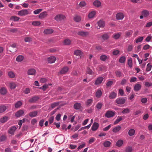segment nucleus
Here are the masks:
<instances>
[{
  "instance_id": "f257e3e1",
  "label": "nucleus",
  "mask_w": 152,
  "mask_h": 152,
  "mask_svg": "<svg viewBox=\"0 0 152 152\" xmlns=\"http://www.w3.org/2000/svg\"><path fill=\"white\" fill-rule=\"evenodd\" d=\"M126 97H118L115 100V102L118 104H123L126 102Z\"/></svg>"
},
{
  "instance_id": "f03ea898",
  "label": "nucleus",
  "mask_w": 152,
  "mask_h": 152,
  "mask_svg": "<svg viewBox=\"0 0 152 152\" xmlns=\"http://www.w3.org/2000/svg\"><path fill=\"white\" fill-rule=\"evenodd\" d=\"M29 14L28 10L27 9H23L19 11L18 15L19 16H23Z\"/></svg>"
},
{
  "instance_id": "7ed1b4c3",
  "label": "nucleus",
  "mask_w": 152,
  "mask_h": 152,
  "mask_svg": "<svg viewBox=\"0 0 152 152\" xmlns=\"http://www.w3.org/2000/svg\"><path fill=\"white\" fill-rule=\"evenodd\" d=\"M115 115V112H114L108 110L105 114V116L107 118H110L113 117Z\"/></svg>"
},
{
  "instance_id": "20e7f679",
  "label": "nucleus",
  "mask_w": 152,
  "mask_h": 152,
  "mask_svg": "<svg viewBox=\"0 0 152 152\" xmlns=\"http://www.w3.org/2000/svg\"><path fill=\"white\" fill-rule=\"evenodd\" d=\"M39 99V97L38 96H34L30 99L28 100V102L31 103H35Z\"/></svg>"
},
{
  "instance_id": "39448f33",
  "label": "nucleus",
  "mask_w": 152,
  "mask_h": 152,
  "mask_svg": "<svg viewBox=\"0 0 152 152\" xmlns=\"http://www.w3.org/2000/svg\"><path fill=\"white\" fill-rule=\"evenodd\" d=\"M65 18V16L64 15H58L54 17V19L57 21H59L63 20Z\"/></svg>"
},
{
  "instance_id": "423d86ee",
  "label": "nucleus",
  "mask_w": 152,
  "mask_h": 152,
  "mask_svg": "<svg viewBox=\"0 0 152 152\" xmlns=\"http://www.w3.org/2000/svg\"><path fill=\"white\" fill-rule=\"evenodd\" d=\"M104 78L102 77H98L96 80L94 84L96 85H99L103 81Z\"/></svg>"
},
{
  "instance_id": "0eeeda50",
  "label": "nucleus",
  "mask_w": 152,
  "mask_h": 152,
  "mask_svg": "<svg viewBox=\"0 0 152 152\" xmlns=\"http://www.w3.org/2000/svg\"><path fill=\"white\" fill-rule=\"evenodd\" d=\"M117 96L116 91H112L109 94V97L110 99H113L115 98Z\"/></svg>"
},
{
  "instance_id": "6e6552de",
  "label": "nucleus",
  "mask_w": 152,
  "mask_h": 152,
  "mask_svg": "<svg viewBox=\"0 0 152 152\" xmlns=\"http://www.w3.org/2000/svg\"><path fill=\"white\" fill-rule=\"evenodd\" d=\"M124 18V14L122 12H118L116 15V18L118 20H122Z\"/></svg>"
},
{
  "instance_id": "1a4fd4ad",
  "label": "nucleus",
  "mask_w": 152,
  "mask_h": 152,
  "mask_svg": "<svg viewBox=\"0 0 152 152\" xmlns=\"http://www.w3.org/2000/svg\"><path fill=\"white\" fill-rule=\"evenodd\" d=\"M99 124L96 122H94L91 128V129L93 131L97 130L99 128Z\"/></svg>"
},
{
  "instance_id": "9d476101",
  "label": "nucleus",
  "mask_w": 152,
  "mask_h": 152,
  "mask_svg": "<svg viewBox=\"0 0 152 152\" xmlns=\"http://www.w3.org/2000/svg\"><path fill=\"white\" fill-rule=\"evenodd\" d=\"M16 129L17 128L15 126H11L9 129L8 133L12 135H13Z\"/></svg>"
},
{
  "instance_id": "9b49d317",
  "label": "nucleus",
  "mask_w": 152,
  "mask_h": 152,
  "mask_svg": "<svg viewBox=\"0 0 152 152\" xmlns=\"http://www.w3.org/2000/svg\"><path fill=\"white\" fill-rule=\"evenodd\" d=\"M56 60V58L54 56H51L48 58V63L50 64L53 63L55 62Z\"/></svg>"
},
{
  "instance_id": "f8f14e48",
  "label": "nucleus",
  "mask_w": 152,
  "mask_h": 152,
  "mask_svg": "<svg viewBox=\"0 0 152 152\" xmlns=\"http://www.w3.org/2000/svg\"><path fill=\"white\" fill-rule=\"evenodd\" d=\"M141 88V85L140 84L137 83L135 84L134 87V90L135 91H137L140 90Z\"/></svg>"
},
{
  "instance_id": "ddd939ff",
  "label": "nucleus",
  "mask_w": 152,
  "mask_h": 152,
  "mask_svg": "<svg viewBox=\"0 0 152 152\" xmlns=\"http://www.w3.org/2000/svg\"><path fill=\"white\" fill-rule=\"evenodd\" d=\"M63 138L62 137H58L55 138L56 142L59 144H61L64 142Z\"/></svg>"
},
{
  "instance_id": "4468645a",
  "label": "nucleus",
  "mask_w": 152,
  "mask_h": 152,
  "mask_svg": "<svg viewBox=\"0 0 152 152\" xmlns=\"http://www.w3.org/2000/svg\"><path fill=\"white\" fill-rule=\"evenodd\" d=\"M133 33V31L132 30L127 31L125 32V37L126 38L130 37L131 36Z\"/></svg>"
},
{
  "instance_id": "2eb2a0df",
  "label": "nucleus",
  "mask_w": 152,
  "mask_h": 152,
  "mask_svg": "<svg viewBox=\"0 0 152 152\" xmlns=\"http://www.w3.org/2000/svg\"><path fill=\"white\" fill-rule=\"evenodd\" d=\"M24 111L22 110L18 111L15 114V116L17 117H19L22 116L24 114Z\"/></svg>"
},
{
  "instance_id": "dca6fc26",
  "label": "nucleus",
  "mask_w": 152,
  "mask_h": 152,
  "mask_svg": "<svg viewBox=\"0 0 152 152\" xmlns=\"http://www.w3.org/2000/svg\"><path fill=\"white\" fill-rule=\"evenodd\" d=\"M141 14L145 17L147 18L149 16L150 13L147 10H144L142 11Z\"/></svg>"
},
{
  "instance_id": "f3484780",
  "label": "nucleus",
  "mask_w": 152,
  "mask_h": 152,
  "mask_svg": "<svg viewBox=\"0 0 152 152\" xmlns=\"http://www.w3.org/2000/svg\"><path fill=\"white\" fill-rule=\"evenodd\" d=\"M78 35L83 37H86L89 34V33L87 31H80L78 32Z\"/></svg>"
},
{
  "instance_id": "a211bd4d",
  "label": "nucleus",
  "mask_w": 152,
  "mask_h": 152,
  "mask_svg": "<svg viewBox=\"0 0 152 152\" xmlns=\"http://www.w3.org/2000/svg\"><path fill=\"white\" fill-rule=\"evenodd\" d=\"M69 70V68L67 66L64 67L61 69L60 73L61 74H65Z\"/></svg>"
},
{
  "instance_id": "6ab92c4d",
  "label": "nucleus",
  "mask_w": 152,
  "mask_h": 152,
  "mask_svg": "<svg viewBox=\"0 0 152 152\" xmlns=\"http://www.w3.org/2000/svg\"><path fill=\"white\" fill-rule=\"evenodd\" d=\"M54 31V30L51 28L47 29L44 30V33L45 34H49L52 33Z\"/></svg>"
},
{
  "instance_id": "aec40b11",
  "label": "nucleus",
  "mask_w": 152,
  "mask_h": 152,
  "mask_svg": "<svg viewBox=\"0 0 152 152\" xmlns=\"http://www.w3.org/2000/svg\"><path fill=\"white\" fill-rule=\"evenodd\" d=\"M47 12L46 11H44L41 13L39 15V18L41 19L44 18L47 15Z\"/></svg>"
},
{
  "instance_id": "412c9836",
  "label": "nucleus",
  "mask_w": 152,
  "mask_h": 152,
  "mask_svg": "<svg viewBox=\"0 0 152 152\" xmlns=\"http://www.w3.org/2000/svg\"><path fill=\"white\" fill-rule=\"evenodd\" d=\"M7 109V107L4 105L0 106V113H2L5 112Z\"/></svg>"
},
{
  "instance_id": "4be33fe9",
  "label": "nucleus",
  "mask_w": 152,
  "mask_h": 152,
  "mask_svg": "<svg viewBox=\"0 0 152 152\" xmlns=\"http://www.w3.org/2000/svg\"><path fill=\"white\" fill-rule=\"evenodd\" d=\"M109 56H107L103 54L102 55L100 58V60L103 61H105L109 59Z\"/></svg>"
},
{
  "instance_id": "5701e85b",
  "label": "nucleus",
  "mask_w": 152,
  "mask_h": 152,
  "mask_svg": "<svg viewBox=\"0 0 152 152\" xmlns=\"http://www.w3.org/2000/svg\"><path fill=\"white\" fill-rule=\"evenodd\" d=\"M97 23L98 26L99 27V28H98V29L100 27H103L105 26L104 22L101 20H100L99 21L97 22Z\"/></svg>"
},
{
  "instance_id": "b1692460",
  "label": "nucleus",
  "mask_w": 152,
  "mask_h": 152,
  "mask_svg": "<svg viewBox=\"0 0 152 152\" xmlns=\"http://www.w3.org/2000/svg\"><path fill=\"white\" fill-rule=\"evenodd\" d=\"M36 73V70L34 69H31L28 70V74L30 75H34Z\"/></svg>"
},
{
  "instance_id": "393cba45",
  "label": "nucleus",
  "mask_w": 152,
  "mask_h": 152,
  "mask_svg": "<svg viewBox=\"0 0 152 152\" xmlns=\"http://www.w3.org/2000/svg\"><path fill=\"white\" fill-rule=\"evenodd\" d=\"M81 104L80 103H76L73 106V107L76 110H78L80 109Z\"/></svg>"
},
{
  "instance_id": "a878e982",
  "label": "nucleus",
  "mask_w": 152,
  "mask_h": 152,
  "mask_svg": "<svg viewBox=\"0 0 152 152\" xmlns=\"http://www.w3.org/2000/svg\"><path fill=\"white\" fill-rule=\"evenodd\" d=\"M7 93V90L4 87H2L0 89V93L1 95H4Z\"/></svg>"
},
{
  "instance_id": "bb28decb",
  "label": "nucleus",
  "mask_w": 152,
  "mask_h": 152,
  "mask_svg": "<svg viewBox=\"0 0 152 152\" xmlns=\"http://www.w3.org/2000/svg\"><path fill=\"white\" fill-rule=\"evenodd\" d=\"M37 114V111H34L30 112L29 113V116L31 118H33L36 116Z\"/></svg>"
},
{
  "instance_id": "cd10ccee",
  "label": "nucleus",
  "mask_w": 152,
  "mask_h": 152,
  "mask_svg": "<svg viewBox=\"0 0 152 152\" xmlns=\"http://www.w3.org/2000/svg\"><path fill=\"white\" fill-rule=\"evenodd\" d=\"M20 19V18L15 16H12L10 18V20H12L14 22L18 21Z\"/></svg>"
},
{
  "instance_id": "c85d7f7f",
  "label": "nucleus",
  "mask_w": 152,
  "mask_h": 152,
  "mask_svg": "<svg viewBox=\"0 0 152 152\" xmlns=\"http://www.w3.org/2000/svg\"><path fill=\"white\" fill-rule=\"evenodd\" d=\"M96 15V12L94 11H92L90 12L88 15L89 18L91 19L93 18Z\"/></svg>"
},
{
  "instance_id": "c756f323",
  "label": "nucleus",
  "mask_w": 152,
  "mask_h": 152,
  "mask_svg": "<svg viewBox=\"0 0 152 152\" xmlns=\"http://www.w3.org/2000/svg\"><path fill=\"white\" fill-rule=\"evenodd\" d=\"M111 143L110 141H105L103 142V144L104 146L106 148H108L110 146Z\"/></svg>"
},
{
  "instance_id": "7c9ffc66",
  "label": "nucleus",
  "mask_w": 152,
  "mask_h": 152,
  "mask_svg": "<svg viewBox=\"0 0 152 152\" xmlns=\"http://www.w3.org/2000/svg\"><path fill=\"white\" fill-rule=\"evenodd\" d=\"M101 2L99 0H96L93 2V4L96 7H99L101 5Z\"/></svg>"
},
{
  "instance_id": "2f4dec72",
  "label": "nucleus",
  "mask_w": 152,
  "mask_h": 152,
  "mask_svg": "<svg viewBox=\"0 0 152 152\" xmlns=\"http://www.w3.org/2000/svg\"><path fill=\"white\" fill-rule=\"evenodd\" d=\"M123 144V141L121 140H119L116 142V145L118 147H121Z\"/></svg>"
},
{
  "instance_id": "473e14b6",
  "label": "nucleus",
  "mask_w": 152,
  "mask_h": 152,
  "mask_svg": "<svg viewBox=\"0 0 152 152\" xmlns=\"http://www.w3.org/2000/svg\"><path fill=\"white\" fill-rule=\"evenodd\" d=\"M130 112V109L128 108H126L123 109V110L121 112V113L123 114H126L129 113Z\"/></svg>"
},
{
  "instance_id": "72a5a7b5",
  "label": "nucleus",
  "mask_w": 152,
  "mask_h": 152,
  "mask_svg": "<svg viewBox=\"0 0 152 152\" xmlns=\"http://www.w3.org/2000/svg\"><path fill=\"white\" fill-rule=\"evenodd\" d=\"M8 120V117L5 116L0 118V122L2 123H4L7 122Z\"/></svg>"
},
{
  "instance_id": "f704fd0d",
  "label": "nucleus",
  "mask_w": 152,
  "mask_h": 152,
  "mask_svg": "<svg viewBox=\"0 0 152 152\" xmlns=\"http://www.w3.org/2000/svg\"><path fill=\"white\" fill-rule=\"evenodd\" d=\"M121 127L120 126H117L113 129V131L114 133H117L119 132L121 129Z\"/></svg>"
},
{
  "instance_id": "c9c22d12",
  "label": "nucleus",
  "mask_w": 152,
  "mask_h": 152,
  "mask_svg": "<svg viewBox=\"0 0 152 152\" xmlns=\"http://www.w3.org/2000/svg\"><path fill=\"white\" fill-rule=\"evenodd\" d=\"M23 58L24 57L23 56L19 55L17 57L16 60L18 62H21L23 60Z\"/></svg>"
},
{
  "instance_id": "e433bc0d",
  "label": "nucleus",
  "mask_w": 152,
  "mask_h": 152,
  "mask_svg": "<svg viewBox=\"0 0 152 152\" xmlns=\"http://www.w3.org/2000/svg\"><path fill=\"white\" fill-rule=\"evenodd\" d=\"M123 120L121 116H118L117 119L114 122V124L115 125L118 123L120 121Z\"/></svg>"
},
{
  "instance_id": "4c0bfd02",
  "label": "nucleus",
  "mask_w": 152,
  "mask_h": 152,
  "mask_svg": "<svg viewBox=\"0 0 152 152\" xmlns=\"http://www.w3.org/2000/svg\"><path fill=\"white\" fill-rule=\"evenodd\" d=\"M82 53V51L79 50H75L74 53V54L77 56H80L81 55Z\"/></svg>"
},
{
  "instance_id": "58836bf2",
  "label": "nucleus",
  "mask_w": 152,
  "mask_h": 152,
  "mask_svg": "<svg viewBox=\"0 0 152 152\" xmlns=\"http://www.w3.org/2000/svg\"><path fill=\"white\" fill-rule=\"evenodd\" d=\"M22 103L20 101H18L15 104V107L16 108H19L22 105Z\"/></svg>"
},
{
  "instance_id": "ea45409f",
  "label": "nucleus",
  "mask_w": 152,
  "mask_h": 152,
  "mask_svg": "<svg viewBox=\"0 0 152 152\" xmlns=\"http://www.w3.org/2000/svg\"><path fill=\"white\" fill-rule=\"evenodd\" d=\"M133 151L132 148L131 146H128L126 148L125 152H132Z\"/></svg>"
},
{
  "instance_id": "a19ab883",
  "label": "nucleus",
  "mask_w": 152,
  "mask_h": 152,
  "mask_svg": "<svg viewBox=\"0 0 152 152\" xmlns=\"http://www.w3.org/2000/svg\"><path fill=\"white\" fill-rule=\"evenodd\" d=\"M102 94V92L101 90H98L96 93V96L97 98H99Z\"/></svg>"
},
{
  "instance_id": "79ce46f5",
  "label": "nucleus",
  "mask_w": 152,
  "mask_h": 152,
  "mask_svg": "<svg viewBox=\"0 0 152 152\" xmlns=\"http://www.w3.org/2000/svg\"><path fill=\"white\" fill-rule=\"evenodd\" d=\"M135 132V130L133 129H130L128 132V134L130 136H132L134 135Z\"/></svg>"
},
{
  "instance_id": "37998d69",
  "label": "nucleus",
  "mask_w": 152,
  "mask_h": 152,
  "mask_svg": "<svg viewBox=\"0 0 152 152\" xmlns=\"http://www.w3.org/2000/svg\"><path fill=\"white\" fill-rule=\"evenodd\" d=\"M74 20L77 22H78L81 20V17L78 15H76L74 18Z\"/></svg>"
},
{
  "instance_id": "c03bdc74",
  "label": "nucleus",
  "mask_w": 152,
  "mask_h": 152,
  "mask_svg": "<svg viewBox=\"0 0 152 152\" xmlns=\"http://www.w3.org/2000/svg\"><path fill=\"white\" fill-rule=\"evenodd\" d=\"M121 36L120 33L115 34L113 35V38L115 39H117L119 38Z\"/></svg>"
},
{
  "instance_id": "a18cd8bd",
  "label": "nucleus",
  "mask_w": 152,
  "mask_h": 152,
  "mask_svg": "<svg viewBox=\"0 0 152 152\" xmlns=\"http://www.w3.org/2000/svg\"><path fill=\"white\" fill-rule=\"evenodd\" d=\"M93 99H90L87 100L86 102V104L87 106H90L93 102Z\"/></svg>"
},
{
  "instance_id": "49530a36",
  "label": "nucleus",
  "mask_w": 152,
  "mask_h": 152,
  "mask_svg": "<svg viewBox=\"0 0 152 152\" xmlns=\"http://www.w3.org/2000/svg\"><path fill=\"white\" fill-rule=\"evenodd\" d=\"M126 57L124 56H123L120 58L119 61V62L123 63H124L126 61Z\"/></svg>"
},
{
  "instance_id": "de8ad7c7",
  "label": "nucleus",
  "mask_w": 152,
  "mask_h": 152,
  "mask_svg": "<svg viewBox=\"0 0 152 152\" xmlns=\"http://www.w3.org/2000/svg\"><path fill=\"white\" fill-rule=\"evenodd\" d=\"M8 75L11 78H14L15 76V74L12 71H10L8 73Z\"/></svg>"
},
{
  "instance_id": "09e8293b",
  "label": "nucleus",
  "mask_w": 152,
  "mask_h": 152,
  "mask_svg": "<svg viewBox=\"0 0 152 152\" xmlns=\"http://www.w3.org/2000/svg\"><path fill=\"white\" fill-rule=\"evenodd\" d=\"M7 137L4 135L1 136L0 137V141L2 142L5 141L7 139Z\"/></svg>"
},
{
  "instance_id": "8fccbe9b",
  "label": "nucleus",
  "mask_w": 152,
  "mask_h": 152,
  "mask_svg": "<svg viewBox=\"0 0 152 152\" xmlns=\"http://www.w3.org/2000/svg\"><path fill=\"white\" fill-rule=\"evenodd\" d=\"M144 37H138L135 40V42L136 43H138L139 42H141L143 39Z\"/></svg>"
},
{
  "instance_id": "3c124183",
  "label": "nucleus",
  "mask_w": 152,
  "mask_h": 152,
  "mask_svg": "<svg viewBox=\"0 0 152 152\" xmlns=\"http://www.w3.org/2000/svg\"><path fill=\"white\" fill-rule=\"evenodd\" d=\"M59 102H53L51 104V107L52 108H53L58 105L59 104Z\"/></svg>"
},
{
  "instance_id": "603ef678",
  "label": "nucleus",
  "mask_w": 152,
  "mask_h": 152,
  "mask_svg": "<svg viewBox=\"0 0 152 152\" xmlns=\"http://www.w3.org/2000/svg\"><path fill=\"white\" fill-rule=\"evenodd\" d=\"M132 58H130L129 59L128 61V64L129 65V66L130 68H132Z\"/></svg>"
},
{
  "instance_id": "864d4df0",
  "label": "nucleus",
  "mask_w": 152,
  "mask_h": 152,
  "mask_svg": "<svg viewBox=\"0 0 152 152\" xmlns=\"http://www.w3.org/2000/svg\"><path fill=\"white\" fill-rule=\"evenodd\" d=\"M103 105V104L102 102H98L96 105V107L98 110L101 109Z\"/></svg>"
},
{
  "instance_id": "5fc2aeb1",
  "label": "nucleus",
  "mask_w": 152,
  "mask_h": 152,
  "mask_svg": "<svg viewBox=\"0 0 152 152\" xmlns=\"http://www.w3.org/2000/svg\"><path fill=\"white\" fill-rule=\"evenodd\" d=\"M71 42V41L68 39H65L64 41V44L65 45H69L70 44Z\"/></svg>"
},
{
  "instance_id": "6e6d98bb",
  "label": "nucleus",
  "mask_w": 152,
  "mask_h": 152,
  "mask_svg": "<svg viewBox=\"0 0 152 152\" xmlns=\"http://www.w3.org/2000/svg\"><path fill=\"white\" fill-rule=\"evenodd\" d=\"M102 38L104 40H106L108 39L109 38V36L107 34H105L102 36Z\"/></svg>"
},
{
  "instance_id": "4d7b16f0",
  "label": "nucleus",
  "mask_w": 152,
  "mask_h": 152,
  "mask_svg": "<svg viewBox=\"0 0 152 152\" xmlns=\"http://www.w3.org/2000/svg\"><path fill=\"white\" fill-rule=\"evenodd\" d=\"M41 22L39 21H34L32 23V24L35 26H38L40 25Z\"/></svg>"
},
{
  "instance_id": "13d9d810",
  "label": "nucleus",
  "mask_w": 152,
  "mask_h": 152,
  "mask_svg": "<svg viewBox=\"0 0 152 152\" xmlns=\"http://www.w3.org/2000/svg\"><path fill=\"white\" fill-rule=\"evenodd\" d=\"M91 126V124H89L88 125L85 126L84 127H82L78 131H80L82 130H83L84 129H88Z\"/></svg>"
},
{
  "instance_id": "bf43d9fd",
  "label": "nucleus",
  "mask_w": 152,
  "mask_h": 152,
  "mask_svg": "<svg viewBox=\"0 0 152 152\" xmlns=\"http://www.w3.org/2000/svg\"><path fill=\"white\" fill-rule=\"evenodd\" d=\"M42 9H37L34 11V14L35 15H37V14H38L39 13L41 12L42 11Z\"/></svg>"
},
{
  "instance_id": "052dcab7",
  "label": "nucleus",
  "mask_w": 152,
  "mask_h": 152,
  "mask_svg": "<svg viewBox=\"0 0 152 152\" xmlns=\"http://www.w3.org/2000/svg\"><path fill=\"white\" fill-rule=\"evenodd\" d=\"M32 40V38L30 37H25L24 38V41L26 42H30Z\"/></svg>"
},
{
  "instance_id": "680f3d73",
  "label": "nucleus",
  "mask_w": 152,
  "mask_h": 152,
  "mask_svg": "<svg viewBox=\"0 0 152 152\" xmlns=\"http://www.w3.org/2000/svg\"><path fill=\"white\" fill-rule=\"evenodd\" d=\"M152 67V66L150 65V63L148 64L147 65L146 70L148 72L150 71Z\"/></svg>"
},
{
  "instance_id": "e2e57ef3",
  "label": "nucleus",
  "mask_w": 152,
  "mask_h": 152,
  "mask_svg": "<svg viewBox=\"0 0 152 152\" xmlns=\"http://www.w3.org/2000/svg\"><path fill=\"white\" fill-rule=\"evenodd\" d=\"M115 74L118 77H120L122 76V74L120 71H117L115 72Z\"/></svg>"
},
{
  "instance_id": "0e129e2a",
  "label": "nucleus",
  "mask_w": 152,
  "mask_h": 152,
  "mask_svg": "<svg viewBox=\"0 0 152 152\" xmlns=\"http://www.w3.org/2000/svg\"><path fill=\"white\" fill-rule=\"evenodd\" d=\"M48 87V86L46 85H44L43 86L39 87L40 89H42L44 91L46 90L47 88Z\"/></svg>"
},
{
  "instance_id": "69168bd1",
  "label": "nucleus",
  "mask_w": 152,
  "mask_h": 152,
  "mask_svg": "<svg viewBox=\"0 0 152 152\" xmlns=\"http://www.w3.org/2000/svg\"><path fill=\"white\" fill-rule=\"evenodd\" d=\"M10 88L12 89H14L16 87V84L13 83H10Z\"/></svg>"
},
{
  "instance_id": "338daca9",
  "label": "nucleus",
  "mask_w": 152,
  "mask_h": 152,
  "mask_svg": "<svg viewBox=\"0 0 152 152\" xmlns=\"http://www.w3.org/2000/svg\"><path fill=\"white\" fill-rule=\"evenodd\" d=\"M79 5L80 7H83L86 5V3L84 1H82L80 3Z\"/></svg>"
},
{
  "instance_id": "774afa93",
  "label": "nucleus",
  "mask_w": 152,
  "mask_h": 152,
  "mask_svg": "<svg viewBox=\"0 0 152 152\" xmlns=\"http://www.w3.org/2000/svg\"><path fill=\"white\" fill-rule=\"evenodd\" d=\"M113 84V81H108L106 84V86L107 87H110Z\"/></svg>"
}]
</instances>
